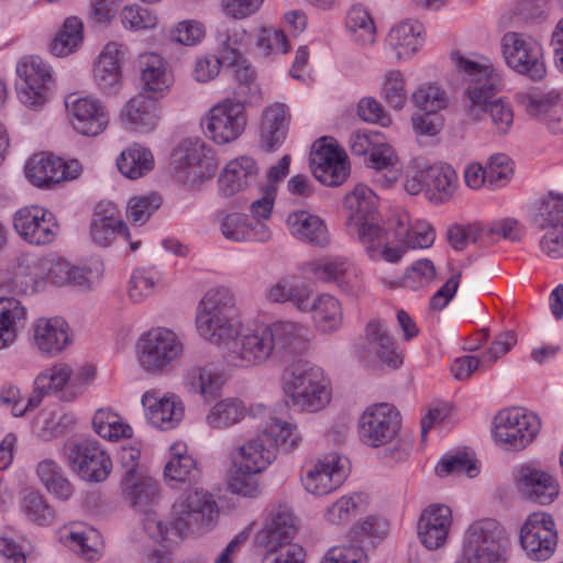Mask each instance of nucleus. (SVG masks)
I'll return each mask as SVG.
<instances>
[{
	"label": "nucleus",
	"instance_id": "nucleus-49",
	"mask_svg": "<svg viewBox=\"0 0 563 563\" xmlns=\"http://www.w3.org/2000/svg\"><path fill=\"white\" fill-rule=\"evenodd\" d=\"M37 476L47 492L60 500L69 499L74 494L70 482L62 467L53 460H44L36 468Z\"/></svg>",
	"mask_w": 563,
	"mask_h": 563
},
{
	"label": "nucleus",
	"instance_id": "nucleus-37",
	"mask_svg": "<svg viewBox=\"0 0 563 563\" xmlns=\"http://www.w3.org/2000/svg\"><path fill=\"white\" fill-rule=\"evenodd\" d=\"M264 297L271 303L289 302L301 312L309 308L308 299L312 297V289L297 277L285 276L271 285Z\"/></svg>",
	"mask_w": 563,
	"mask_h": 563
},
{
	"label": "nucleus",
	"instance_id": "nucleus-48",
	"mask_svg": "<svg viewBox=\"0 0 563 563\" xmlns=\"http://www.w3.org/2000/svg\"><path fill=\"white\" fill-rule=\"evenodd\" d=\"M184 386L188 391L201 395L205 399H213L219 395L223 379L221 375L206 367L192 366L184 375Z\"/></svg>",
	"mask_w": 563,
	"mask_h": 563
},
{
	"label": "nucleus",
	"instance_id": "nucleus-7",
	"mask_svg": "<svg viewBox=\"0 0 563 563\" xmlns=\"http://www.w3.org/2000/svg\"><path fill=\"white\" fill-rule=\"evenodd\" d=\"M236 100L227 99L212 107L202 120L205 134L217 144H228L235 141L244 131L247 118L245 104L257 102L261 91L254 98L244 99L236 93Z\"/></svg>",
	"mask_w": 563,
	"mask_h": 563
},
{
	"label": "nucleus",
	"instance_id": "nucleus-50",
	"mask_svg": "<svg viewBox=\"0 0 563 563\" xmlns=\"http://www.w3.org/2000/svg\"><path fill=\"white\" fill-rule=\"evenodd\" d=\"M344 206L351 212L349 223L375 218L377 197L367 186L357 185L352 192L346 195Z\"/></svg>",
	"mask_w": 563,
	"mask_h": 563
},
{
	"label": "nucleus",
	"instance_id": "nucleus-38",
	"mask_svg": "<svg viewBox=\"0 0 563 563\" xmlns=\"http://www.w3.org/2000/svg\"><path fill=\"white\" fill-rule=\"evenodd\" d=\"M141 448L135 445L121 448L119 462L122 468L121 489L125 500L133 508H137L141 497Z\"/></svg>",
	"mask_w": 563,
	"mask_h": 563
},
{
	"label": "nucleus",
	"instance_id": "nucleus-10",
	"mask_svg": "<svg viewBox=\"0 0 563 563\" xmlns=\"http://www.w3.org/2000/svg\"><path fill=\"white\" fill-rule=\"evenodd\" d=\"M29 265L36 271L33 274L36 285L47 280L57 286L73 285L89 289L103 274V264L99 260L91 262L88 268L73 265L63 258L49 257H32Z\"/></svg>",
	"mask_w": 563,
	"mask_h": 563
},
{
	"label": "nucleus",
	"instance_id": "nucleus-30",
	"mask_svg": "<svg viewBox=\"0 0 563 563\" xmlns=\"http://www.w3.org/2000/svg\"><path fill=\"white\" fill-rule=\"evenodd\" d=\"M289 121L286 104L276 102L264 108L260 121V145L265 152H272L284 143Z\"/></svg>",
	"mask_w": 563,
	"mask_h": 563
},
{
	"label": "nucleus",
	"instance_id": "nucleus-12",
	"mask_svg": "<svg viewBox=\"0 0 563 563\" xmlns=\"http://www.w3.org/2000/svg\"><path fill=\"white\" fill-rule=\"evenodd\" d=\"M500 45L505 63L510 69L533 81L544 78L547 68L543 51L536 40L520 32H507Z\"/></svg>",
	"mask_w": 563,
	"mask_h": 563
},
{
	"label": "nucleus",
	"instance_id": "nucleus-56",
	"mask_svg": "<svg viewBox=\"0 0 563 563\" xmlns=\"http://www.w3.org/2000/svg\"><path fill=\"white\" fill-rule=\"evenodd\" d=\"M347 271L349 264L341 257L321 260L311 267V273L318 280L334 283L343 290L349 289Z\"/></svg>",
	"mask_w": 563,
	"mask_h": 563
},
{
	"label": "nucleus",
	"instance_id": "nucleus-39",
	"mask_svg": "<svg viewBox=\"0 0 563 563\" xmlns=\"http://www.w3.org/2000/svg\"><path fill=\"white\" fill-rule=\"evenodd\" d=\"M291 235L309 244L324 247L330 243L325 223L314 214L305 210L292 212L287 218Z\"/></svg>",
	"mask_w": 563,
	"mask_h": 563
},
{
	"label": "nucleus",
	"instance_id": "nucleus-11",
	"mask_svg": "<svg viewBox=\"0 0 563 563\" xmlns=\"http://www.w3.org/2000/svg\"><path fill=\"white\" fill-rule=\"evenodd\" d=\"M170 165L178 179L190 185L211 178L218 169L211 150L199 139L183 140L172 153Z\"/></svg>",
	"mask_w": 563,
	"mask_h": 563
},
{
	"label": "nucleus",
	"instance_id": "nucleus-24",
	"mask_svg": "<svg viewBox=\"0 0 563 563\" xmlns=\"http://www.w3.org/2000/svg\"><path fill=\"white\" fill-rule=\"evenodd\" d=\"M277 456V440L266 429L239 446L232 454L234 467L241 473H261Z\"/></svg>",
	"mask_w": 563,
	"mask_h": 563
},
{
	"label": "nucleus",
	"instance_id": "nucleus-3",
	"mask_svg": "<svg viewBox=\"0 0 563 563\" xmlns=\"http://www.w3.org/2000/svg\"><path fill=\"white\" fill-rule=\"evenodd\" d=\"M452 59L467 77L464 98L465 117L470 122H479L486 115L487 106L497 99L501 78L492 66L479 65L460 53H453Z\"/></svg>",
	"mask_w": 563,
	"mask_h": 563
},
{
	"label": "nucleus",
	"instance_id": "nucleus-6",
	"mask_svg": "<svg viewBox=\"0 0 563 563\" xmlns=\"http://www.w3.org/2000/svg\"><path fill=\"white\" fill-rule=\"evenodd\" d=\"M172 529L178 538L201 528H209L219 516L212 495L192 488L179 496L172 506Z\"/></svg>",
	"mask_w": 563,
	"mask_h": 563
},
{
	"label": "nucleus",
	"instance_id": "nucleus-18",
	"mask_svg": "<svg viewBox=\"0 0 563 563\" xmlns=\"http://www.w3.org/2000/svg\"><path fill=\"white\" fill-rule=\"evenodd\" d=\"M456 174L450 166L430 165L416 170L406 179L405 189L410 195L424 192L433 202L449 200L455 190Z\"/></svg>",
	"mask_w": 563,
	"mask_h": 563
},
{
	"label": "nucleus",
	"instance_id": "nucleus-58",
	"mask_svg": "<svg viewBox=\"0 0 563 563\" xmlns=\"http://www.w3.org/2000/svg\"><path fill=\"white\" fill-rule=\"evenodd\" d=\"M21 507L25 516L40 526L52 522L54 511L46 503L44 496L36 490H26L21 500Z\"/></svg>",
	"mask_w": 563,
	"mask_h": 563
},
{
	"label": "nucleus",
	"instance_id": "nucleus-45",
	"mask_svg": "<svg viewBox=\"0 0 563 563\" xmlns=\"http://www.w3.org/2000/svg\"><path fill=\"white\" fill-rule=\"evenodd\" d=\"M422 25L419 22L404 21L388 33V45L398 59L411 57L420 47Z\"/></svg>",
	"mask_w": 563,
	"mask_h": 563
},
{
	"label": "nucleus",
	"instance_id": "nucleus-34",
	"mask_svg": "<svg viewBox=\"0 0 563 563\" xmlns=\"http://www.w3.org/2000/svg\"><path fill=\"white\" fill-rule=\"evenodd\" d=\"M143 408L148 423L159 429H170L184 416V406L175 396L158 398L155 391L143 394Z\"/></svg>",
	"mask_w": 563,
	"mask_h": 563
},
{
	"label": "nucleus",
	"instance_id": "nucleus-2",
	"mask_svg": "<svg viewBox=\"0 0 563 563\" xmlns=\"http://www.w3.org/2000/svg\"><path fill=\"white\" fill-rule=\"evenodd\" d=\"M246 31L236 23H222L217 29L216 52L224 66L230 68L236 80V93L244 99L254 98L260 92L256 70L244 55Z\"/></svg>",
	"mask_w": 563,
	"mask_h": 563
},
{
	"label": "nucleus",
	"instance_id": "nucleus-40",
	"mask_svg": "<svg viewBox=\"0 0 563 563\" xmlns=\"http://www.w3.org/2000/svg\"><path fill=\"white\" fill-rule=\"evenodd\" d=\"M169 85L164 58L155 53L143 54V99L158 101Z\"/></svg>",
	"mask_w": 563,
	"mask_h": 563
},
{
	"label": "nucleus",
	"instance_id": "nucleus-41",
	"mask_svg": "<svg viewBox=\"0 0 563 563\" xmlns=\"http://www.w3.org/2000/svg\"><path fill=\"white\" fill-rule=\"evenodd\" d=\"M170 459L164 466L163 475L166 483L174 487L177 483H192L197 481L199 471L196 460L188 454L185 443H174L170 449Z\"/></svg>",
	"mask_w": 563,
	"mask_h": 563
},
{
	"label": "nucleus",
	"instance_id": "nucleus-9",
	"mask_svg": "<svg viewBox=\"0 0 563 563\" xmlns=\"http://www.w3.org/2000/svg\"><path fill=\"white\" fill-rule=\"evenodd\" d=\"M16 76L19 100L31 110H41L54 85L51 66L38 56L23 57L16 64Z\"/></svg>",
	"mask_w": 563,
	"mask_h": 563
},
{
	"label": "nucleus",
	"instance_id": "nucleus-15",
	"mask_svg": "<svg viewBox=\"0 0 563 563\" xmlns=\"http://www.w3.org/2000/svg\"><path fill=\"white\" fill-rule=\"evenodd\" d=\"M70 470L82 481L104 482L112 472V460L106 449L96 440L85 439L67 448Z\"/></svg>",
	"mask_w": 563,
	"mask_h": 563
},
{
	"label": "nucleus",
	"instance_id": "nucleus-32",
	"mask_svg": "<svg viewBox=\"0 0 563 563\" xmlns=\"http://www.w3.org/2000/svg\"><path fill=\"white\" fill-rule=\"evenodd\" d=\"M339 456L329 454L319 460L303 478L306 489L316 495H324L340 487L345 475L339 466Z\"/></svg>",
	"mask_w": 563,
	"mask_h": 563
},
{
	"label": "nucleus",
	"instance_id": "nucleus-31",
	"mask_svg": "<svg viewBox=\"0 0 563 563\" xmlns=\"http://www.w3.org/2000/svg\"><path fill=\"white\" fill-rule=\"evenodd\" d=\"M366 343L362 349L364 358L373 355L390 368H398L402 364V356L394 338L379 321H371L366 325Z\"/></svg>",
	"mask_w": 563,
	"mask_h": 563
},
{
	"label": "nucleus",
	"instance_id": "nucleus-26",
	"mask_svg": "<svg viewBox=\"0 0 563 563\" xmlns=\"http://www.w3.org/2000/svg\"><path fill=\"white\" fill-rule=\"evenodd\" d=\"M66 108L71 117L74 129L84 135H98L108 124V114L104 107L96 99L78 98L66 99Z\"/></svg>",
	"mask_w": 563,
	"mask_h": 563
},
{
	"label": "nucleus",
	"instance_id": "nucleus-20",
	"mask_svg": "<svg viewBox=\"0 0 563 563\" xmlns=\"http://www.w3.org/2000/svg\"><path fill=\"white\" fill-rule=\"evenodd\" d=\"M520 543L532 560L550 559L558 543L552 517L542 512L529 516L520 531Z\"/></svg>",
	"mask_w": 563,
	"mask_h": 563
},
{
	"label": "nucleus",
	"instance_id": "nucleus-52",
	"mask_svg": "<svg viewBox=\"0 0 563 563\" xmlns=\"http://www.w3.org/2000/svg\"><path fill=\"white\" fill-rule=\"evenodd\" d=\"M69 547L87 561H96L100 558L102 544L100 533L89 527L70 529L65 536Z\"/></svg>",
	"mask_w": 563,
	"mask_h": 563
},
{
	"label": "nucleus",
	"instance_id": "nucleus-5",
	"mask_svg": "<svg viewBox=\"0 0 563 563\" xmlns=\"http://www.w3.org/2000/svg\"><path fill=\"white\" fill-rule=\"evenodd\" d=\"M507 538L494 519L474 521L467 528L461 556L462 563H506Z\"/></svg>",
	"mask_w": 563,
	"mask_h": 563
},
{
	"label": "nucleus",
	"instance_id": "nucleus-1",
	"mask_svg": "<svg viewBox=\"0 0 563 563\" xmlns=\"http://www.w3.org/2000/svg\"><path fill=\"white\" fill-rule=\"evenodd\" d=\"M285 406L294 412H318L331 400V388L322 368L298 361L282 377Z\"/></svg>",
	"mask_w": 563,
	"mask_h": 563
},
{
	"label": "nucleus",
	"instance_id": "nucleus-64",
	"mask_svg": "<svg viewBox=\"0 0 563 563\" xmlns=\"http://www.w3.org/2000/svg\"><path fill=\"white\" fill-rule=\"evenodd\" d=\"M404 86V76L399 70H390L385 75L382 96L394 109L400 110L407 100Z\"/></svg>",
	"mask_w": 563,
	"mask_h": 563
},
{
	"label": "nucleus",
	"instance_id": "nucleus-28",
	"mask_svg": "<svg viewBox=\"0 0 563 563\" xmlns=\"http://www.w3.org/2000/svg\"><path fill=\"white\" fill-rule=\"evenodd\" d=\"M517 482L527 499L541 505L552 503L560 492L558 481L550 473L531 465L520 467Z\"/></svg>",
	"mask_w": 563,
	"mask_h": 563
},
{
	"label": "nucleus",
	"instance_id": "nucleus-23",
	"mask_svg": "<svg viewBox=\"0 0 563 563\" xmlns=\"http://www.w3.org/2000/svg\"><path fill=\"white\" fill-rule=\"evenodd\" d=\"M81 166L78 161L65 162L59 157L37 154L31 157L25 165L26 178L37 187H51L64 180L78 177Z\"/></svg>",
	"mask_w": 563,
	"mask_h": 563
},
{
	"label": "nucleus",
	"instance_id": "nucleus-60",
	"mask_svg": "<svg viewBox=\"0 0 563 563\" xmlns=\"http://www.w3.org/2000/svg\"><path fill=\"white\" fill-rule=\"evenodd\" d=\"M397 162V155L395 154L393 147L388 144H379L374 146L371 150L367 159L368 167L375 169L376 172H386L384 177L388 184L395 181L398 177V170L395 168Z\"/></svg>",
	"mask_w": 563,
	"mask_h": 563
},
{
	"label": "nucleus",
	"instance_id": "nucleus-17",
	"mask_svg": "<svg viewBox=\"0 0 563 563\" xmlns=\"http://www.w3.org/2000/svg\"><path fill=\"white\" fill-rule=\"evenodd\" d=\"M400 428L399 412L389 404L368 407L358 422L360 440L372 448L391 442Z\"/></svg>",
	"mask_w": 563,
	"mask_h": 563
},
{
	"label": "nucleus",
	"instance_id": "nucleus-19",
	"mask_svg": "<svg viewBox=\"0 0 563 563\" xmlns=\"http://www.w3.org/2000/svg\"><path fill=\"white\" fill-rule=\"evenodd\" d=\"M395 246L384 244L382 257L388 263L399 262L408 251L430 247L435 240L432 225L426 221L417 220L411 223L407 216L398 219L394 229Z\"/></svg>",
	"mask_w": 563,
	"mask_h": 563
},
{
	"label": "nucleus",
	"instance_id": "nucleus-46",
	"mask_svg": "<svg viewBox=\"0 0 563 563\" xmlns=\"http://www.w3.org/2000/svg\"><path fill=\"white\" fill-rule=\"evenodd\" d=\"M92 426L96 433L110 442L130 439L133 435L132 427L111 408H100L92 417Z\"/></svg>",
	"mask_w": 563,
	"mask_h": 563
},
{
	"label": "nucleus",
	"instance_id": "nucleus-59",
	"mask_svg": "<svg viewBox=\"0 0 563 563\" xmlns=\"http://www.w3.org/2000/svg\"><path fill=\"white\" fill-rule=\"evenodd\" d=\"M415 106L424 112L437 113L448 107L446 92L439 86L428 84L420 86L412 95Z\"/></svg>",
	"mask_w": 563,
	"mask_h": 563
},
{
	"label": "nucleus",
	"instance_id": "nucleus-21",
	"mask_svg": "<svg viewBox=\"0 0 563 563\" xmlns=\"http://www.w3.org/2000/svg\"><path fill=\"white\" fill-rule=\"evenodd\" d=\"M13 225L24 241L34 245L48 244L58 233L54 214L38 206L19 209L13 217Z\"/></svg>",
	"mask_w": 563,
	"mask_h": 563
},
{
	"label": "nucleus",
	"instance_id": "nucleus-53",
	"mask_svg": "<svg viewBox=\"0 0 563 563\" xmlns=\"http://www.w3.org/2000/svg\"><path fill=\"white\" fill-rule=\"evenodd\" d=\"M73 369L67 364H57L41 372L34 380V390L43 399L59 391L67 383L71 385Z\"/></svg>",
	"mask_w": 563,
	"mask_h": 563
},
{
	"label": "nucleus",
	"instance_id": "nucleus-61",
	"mask_svg": "<svg viewBox=\"0 0 563 563\" xmlns=\"http://www.w3.org/2000/svg\"><path fill=\"white\" fill-rule=\"evenodd\" d=\"M269 420L265 429L277 440V445L279 444L286 451L296 450L302 441V435L297 424L280 420L276 417H272Z\"/></svg>",
	"mask_w": 563,
	"mask_h": 563
},
{
	"label": "nucleus",
	"instance_id": "nucleus-29",
	"mask_svg": "<svg viewBox=\"0 0 563 563\" xmlns=\"http://www.w3.org/2000/svg\"><path fill=\"white\" fill-rule=\"evenodd\" d=\"M36 349L45 355L55 356L71 342L67 322L62 318H40L33 324Z\"/></svg>",
	"mask_w": 563,
	"mask_h": 563
},
{
	"label": "nucleus",
	"instance_id": "nucleus-62",
	"mask_svg": "<svg viewBox=\"0 0 563 563\" xmlns=\"http://www.w3.org/2000/svg\"><path fill=\"white\" fill-rule=\"evenodd\" d=\"M435 277V267L428 258L416 261L409 266L402 276V286L418 289L429 285Z\"/></svg>",
	"mask_w": 563,
	"mask_h": 563
},
{
	"label": "nucleus",
	"instance_id": "nucleus-54",
	"mask_svg": "<svg viewBox=\"0 0 563 563\" xmlns=\"http://www.w3.org/2000/svg\"><path fill=\"white\" fill-rule=\"evenodd\" d=\"M346 26L361 45H372L376 38V26L366 9L353 5L346 16Z\"/></svg>",
	"mask_w": 563,
	"mask_h": 563
},
{
	"label": "nucleus",
	"instance_id": "nucleus-47",
	"mask_svg": "<svg viewBox=\"0 0 563 563\" xmlns=\"http://www.w3.org/2000/svg\"><path fill=\"white\" fill-rule=\"evenodd\" d=\"M84 23L77 16H68L49 44L54 56L65 57L76 52L82 44Z\"/></svg>",
	"mask_w": 563,
	"mask_h": 563
},
{
	"label": "nucleus",
	"instance_id": "nucleus-27",
	"mask_svg": "<svg viewBox=\"0 0 563 563\" xmlns=\"http://www.w3.org/2000/svg\"><path fill=\"white\" fill-rule=\"evenodd\" d=\"M452 523L451 509L445 505H430L418 521V536L429 550H437L446 542Z\"/></svg>",
	"mask_w": 563,
	"mask_h": 563
},
{
	"label": "nucleus",
	"instance_id": "nucleus-63",
	"mask_svg": "<svg viewBox=\"0 0 563 563\" xmlns=\"http://www.w3.org/2000/svg\"><path fill=\"white\" fill-rule=\"evenodd\" d=\"M487 184L492 188L506 185L514 174V165L506 154H495L488 159L486 166Z\"/></svg>",
	"mask_w": 563,
	"mask_h": 563
},
{
	"label": "nucleus",
	"instance_id": "nucleus-43",
	"mask_svg": "<svg viewBox=\"0 0 563 563\" xmlns=\"http://www.w3.org/2000/svg\"><path fill=\"white\" fill-rule=\"evenodd\" d=\"M275 355L300 352L306 343L307 329L294 321H278L267 327Z\"/></svg>",
	"mask_w": 563,
	"mask_h": 563
},
{
	"label": "nucleus",
	"instance_id": "nucleus-14",
	"mask_svg": "<svg viewBox=\"0 0 563 563\" xmlns=\"http://www.w3.org/2000/svg\"><path fill=\"white\" fill-rule=\"evenodd\" d=\"M540 426L534 415L519 408H507L495 416L493 434L504 449L520 451L537 438Z\"/></svg>",
	"mask_w": 563,
	"mask_h": 563
},
{
	"label": "nucleus",
	"instance_id": "nucleus-13",
	"mask_svg": "<svg viewBox=\"0 0 563 563\" xmlns=\"http://www.w3.org/2000/svg\"><path fill=\"white\" fill-rule=\"evenodd\" d=\"M161 501L162 489L158 482L143 474V532L154 544H158L148 559L153 563H169L167 548L173 540L168 527L157 516Z\"/></svg>",
	"mask_w": 563,
	"mask_h": 563
},
{
	"label": "nucleus",
	"instance_id": "nucleus-16",
	"mask_svg": "<svg viewBox=\"0 0 563 563\" xmlns=\"http://www.w3.org/2000/svg\"><path fill=\"white\" fill-rule=\"evenodd\" d=\"M185 351V343L173 330L156 327L143 334V371L162 373L178 361Z\"/></svg>",
	"mask_w": 563,
	"mask_h": 563
},
{
	"label": "nucleus",
	"instance_id": "nucleus-33",
	"mask_svg": "<svg viewBox=\"0 0 563 563\" xmlns=\"http://www.w3.org/2000/svg\"><path fill=\"white\" fill-rule=\"evenodd\" d=\"M297 532V520L291 509L279 505L271 512V518L261 531V539L267 549L291 544L290 540Z\"/></svg>",
	"mask_w": 563,
	"mask_h": 563
},
{
	"label": "nucleus",
	"instance_id": "nucleus-4",
	"mask_svg": "<svg viewBox=\"0 0 563 563\" xmlns=\"http://www.w3.org/2000/svg\"><path fill=\"white\" fill-rule=\"evenodd\" d=\"M236 305L234 292L227 287L208 290L199 301L196 313V328L201 338L217 345L230 336L236 327L232 312Z\"/></svg>",
	"mask_w": 563,
	"mask_h": 563
},
{
	"label": "nucleus",
	"instance_id": "nucleus-44",
	"mask_svg": "<svg viewBox=\"0 0 563 563\" xmlns=\"http://www.w3.org/2000/svg\"><path fill=\"white\" fill-rule=\"evenodd\" d=\"M26 319V308L15 298H0V350L14 343Z\"/></svg>",
	"mask_w": 563,
	"mask_h": 563
},
{
	"label": "nucleus",
	"instance_id": "nucleus-36",
	"mask_svg": "<svg viewBox=\"0 0 563 563\" xmlns=\"http://www.w3.org/2000/svg\"><path fill=\"white\" fill-rule=\"evenodd\" d=\"M257 170L255 161L249 156L232 159L219 178L221 192L232 197L244 191L255 183Z\"/></svg>",
	"mask_w": 563,
	"mask_h": 563
},
{
	"label": "nucleus",
	"instance_id": "nucleus-22",
	"mask_svg": "<svg viewBox=\"0 0 563 563\" xmlns=\"http://www.w3.org/2000/svg\"><path fill=\"white\" fill-rule=\"evenodd\" d=\"M321 139L310 154V168L314 177L327 186H339L350 174L347 157L336 145Z\"/></svg>",
	"mask_w": 563,
	"mask_h": 563
},
{
	"label": "nucleus",
	"instance_id": "nucleus-42",
	"mask_svg": "<svg viewBox=\"0 0 563 563\" xmlns=\"http://www.w3.org/2000/svg\"><path fill=\"white\" fill-rule=\"evenodd\" d=\"M308 309L311 312L316 327L323 333L335 332L342 324L343 312L340 301L329 295L322 294L316 299H308Z\"/></svg>",
	"mask_w": 563,
	"mask_h": 563
},
{
	"label": "nucleus",
	"instance_id": "nucleus-57",
	"mask_svg": "<svg viewBox=\"0 0 563 563\" xmlns=\"http://www.w3.org/2000/svg\"><path fill=\"white\" fill-rule=\"evenodd\" d=\"M356 229L361 243L365 246L366 253L372 260L382 256L380 247L385 236V231L377 224L376 217L350 223Z\"/></svg>",
	"mask_w": 563,
	"mask_h": 563
},
{
	"label": "nucleus",
	"instance_id": "nucleus-51",
	"mask_svg": "<svg viewBox=\"0 0 563 563\" xmlns=\"http://www.w3.org/2000/svg\"><path fill=\"white\" fill-rule=\"evenodd\" d=\"M245 417V407L238 398L222 399L207 415V424L212 429H224L239 423Z\"/></svg>",
	"mask_w": 563,
	"mask_h": 563
},
{
	"label": "nucleus",
	"instance_id": "nucleus-8",
	"mask_svg": "<svg viewBox=\"0 0 563 563\" xmlns=\"http://www.w3.org/2000/svg\"><path fill=\"white\" fill-rule=\"evenodd\" d=\"M217 346L228 363L240 367L261 364L275 355L272 334L267 327L242 335L235 327L232 334L223 338V342H219Z\"/></svg>",
	"mask_w": 563,
	"mask_h": 563
},
{
	"label": "nucleus",
	"instance_id": "nucleus-55",
	"mask_svg": "<svg viewBox=\"0 0 563 563\" xmlns=\"http://www.w3.org/2000/svg\"><path fill=\"white\" fill-rule=\"evenodd\" d=\"M563 191H550L543 197L533 216L534 224L540 229L563 223Z\"/></svg>",
	"mask_w": 563,
	"mask_h": 563
},
{
	"label": "nucleus",
	"instance_id": "nucleus-25",
	"mask_svg": "<svg viewBox=\"0 0 563 563\" xmlns=\"http://www.w3.org/2000/svg\"><path fill=\"white\" fill-rule=\"evenodd\" d=\"M128 48L123 44L109 42L99 54L93 68V81L108 95H117L122 85L121 65Z\"/></svg>",
	"mask_w": 563,
	"mask_h": 563
},
{
	"label": "nucleus",
	"instance_id": "nucleus-35",
	"mask_svg": "<svg viewBox=\"0 0 563 563\" xmlns=\"http://www.w3.org/2000/svg\"><path fill=\"white\" fill-rule=\"evenodd\" d=\"M115 208L112 203L108 202L99 205L92 216L90 222V239L99 246H109L114 240L117 234H120L125 240L130 239V231L126 224L114 217Z\"/></svg>",
	"mask_w": 563,
	"mask_h": 563
}]
</instances>
